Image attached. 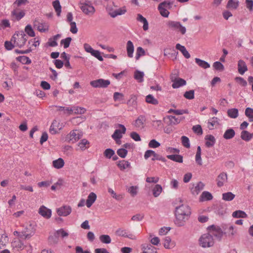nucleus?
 Instances as JSON below:
<instances>
[{
  "mask_svg": "<svg viewBox=\"0 0 253 253\" xmlns=\"http://www.w3.org/2000/svg\"><path fill=\"white\" fill-rule=\"evenodd\" d=\"M235 80L238 84H239L243 86H246L247 85V82H246V81L242 77H236Z\"/></svg>",
  "mask_w": 253,
  "mask_h": 253,
  "instance_id": "63",
  "label": "nucleus"
},
{
  "mask_svg": "<svg viewBox=\"0 0 253 253\" xmlns=\"http://www.w3.org/2000/svg\"><path fill=\"white\" fill-rule=\"evenodd\" d=\"M61 126H60L59 122L56 120H54L51 124L49 128V131L52 134H55L58 132L57 129H61Z\"/></svg>",
  "mask_w": 253,
  "mask_h": 253,
  "instance_id": "18",
  "label": "nucleus"
},
{
  "mask_svg": "<svg viewBox=\"0 0 253 253\" xmlns=\"http://www.w3.org/2000/svg\"><path fill=\"white\" fill-rule=\"evenodd\" d=\"M117 154L122 158H124L126 157L127 154V151L124 148H121L117 150Z\"/></svg>",
  "mask_w": 253,
  "mask_h": 253,
  "instance_id": "58",
  "label": "nucleus"
},
{
  "mask_svg": "<svg viewBox=\"0 0 253 253\" xmlns=\"http://www.w3.org/2000/svg\"><path fill=\"white\" fill-rule=\"evenodd\" d=\"M52 5L57 13V15L59 16L61 12V6L58 0H56L52 2Z\"/></svg>",
  "mask_w": 253,
  "mask_h": 253,
  "instance_id": "38",
  "label": "nucleus"
},
{
  "mask_svg": "<svg viewBox=\"0 0 253 253\" xmlns=\"http://www.w3.org/2000/svg\"><path fill=\"white\" fill-rule=\"evenodd\" d=\"M195 62L201 68L207 69L210 67V65L207 62L199 58H195Z\"/></svg>",
  "mask_w": 253,
  "mask_h": 253,
  "instance_id": "36",
  "label": "nucleus"
},
{
  "mask_svg": "<svg viewBox=\"0 0 253 253\" xmlns=\"http://www.w3.org/2000/svg\"><path fill=\"white\" fill-rule=\"evenodd\" d=\"M252 137V134L247 130H243L241 132V138L246 141H249Z\"/></svg>",
  "mask_w": 253,
  "mask_h": 253,
  "instance_id": "41",
  "label": "nucleus"
},
{
  "mask_svg": "<svg viewBox=\"0 0 253 253\" xmlns=\"http://www.w3.org/2000/svg\"><path fill=\"white\" fill-rule=\"evenodd\" d=\"M238 71L241 75H243L247 71H248L247 66L244 60L241 59L238 61Z\"/></svg>",
  "mask_w": 253,
  "mask_h": 253,
  "instance_id": "14",
  "label": "nucleus"
},
{
  "mask_svg": "<svg viewBox=\"0 0 253 253\" xmlns=\"http://www.w3.org/2000/svg\"><path fill=\"white\" fill-rule=\"evenodd\" d=\"M167 157L173 161L181 163L183 162V157L180 155H169Z\"/></svg>",
  "mask_w": 253,
  "mask_h": 253,
  "instance_id": "31",
  "label": "nucleus"
},
{
  "mask_svg": "<svg viewBox=\"0 0 253 253\" xmlns=\"http://www.w3.org/2000/svg\"><path fill=\"white\" fill-rule=\"evenodd\" d=\"M232 216L234 218H247V213L243 211H236L232 213Z\"/></svg>",
  "mask_w": 253,
  "mask_h": 253,
  "instance_id": "35",
  "label": "nucleus"
},
{
  "mask_svg": "<svg viewBox=\"0 0 253 253\" xmlns=\"http://www.w3.org/2000/svg\"><path fill=\"white\" fill-rule=\"evenodd\" d=\"M176 48L181 52L183 55L187 59L190 57V54L188 51L186 50L184 46L181 45L179 43H177L175 46Z\"/></svg>",
  "mask_w": 253,
  "mask_h": 253,
  "instance_id": "21",
  "label": "nucleus"
},
{
  "mask_svg": "<svg viewBox=\"0 0 253 253\" xmlns=\"http://www.w3.org/2000/svg\"><path fill=\"white\" fill-rule=\"evenodd\" d=\"M200 245L203 248H209L214 244L212 235L210 233L204 234L199 239Z\"/></svg>",
  "mask_w": 253,
  "mask_h": 253,
  "instance_id": "3",
  "label": "nucleus"
},
{
  "mask_svg": "<svg viewBox=\"0 0 253 253\" xmlns=\"http://www.w3.org/2000/svg\"><path fill=\"white\" fill-rule=\"evenodd\" d=\"M126 51L128 57L132 58L134 51V45L130 41H127L126 43Z\"/></svg>",
  "mask_w": 253,
  "mask_h": 253,
  "instance_id": "22",
  "label": "nucleus"
},
{
  "mask_svg": "<svg viewBox=\"0 0 253 253\" xmlns=\"http://www.w3.org/2000/svg\"><path fill=\"white\" fill-rule=\"evenodd\" d=\"M39 213L46 219H49L51 216V210L44 206H41L39 210Z\"/></svg>",
  "mask_w": 253,
  "mask_h": 253,
  "instance_id": "12",
  "label": "nucleus"
},
{
  "mask_svg": "<svg viewBox=\"0 0 253 253\" xmlns=\"http://www.w3.org/2000/svg\"><path fill=\"white\" fill-rule=\"evenodd\" d=\"M235 135V132L234 130L232 128H229L227 129L224 134H223V138L226 139H230L234 137Z\"/></svg>",
  "mask_w": 253,
  "mask_h": 253,
  "instance_id": "30",
  "label": "nucleus"
},
{
  "mask_svg": "<svg viewBox=\"0 0 253 253\" xmlns=\"http://www.w3.org/2000/svg\"><path fill=\"white\" fill-rule=\"evenodd\" d=\"M118 126L122 128L120 129H116L114 133L112 135V137L115 140L120 139L122 137V134H125L126 132V127L122 124H118Z\"/></svg>",
  "mask_w": 253,
  "mask_h": 253,
  "instance_id": "10",
  "label": "nucleus"
},
{
  "mask_svg": "<svg viewBox=\"0 0 253 253\" xmlns=\"http://www.w3.org/2000/svg\"><path fill=\"white\" fill-rule=\"evenodd\" d=\"M169 120L170 124L171 125H176L180 123L181 121V118H176L173 116H169L168 117Z\"/></svg>",
  "mask_w": 253,
  "mask_h": 253,
  "instance_id": "44",
  "label": "nucleus"
},
{
  "mask_svg": "<svg viewBox=\"0 0 253 253\" xmlns=\"http://www.w3.org/2000/svg\"><path fill=\"white\" fill-rule=\"evenodd\" d=\"M191 209L188 205L182 204L176 207L174 223L178 227L183 226L189 219Z\"/></svg>",
  "mask_w": 253,
  "mask_h": 253,
  "instance_id": "1",
  "label": "nucleus"
},
{
  "mask_svg": "<svg viewBox=\"0 0 253 253\" xmlns=\"http://www.w3.org/2000/svg\"><path fill=\"white\" fill-rule=\"evenodd\" d=\"M86 111V109L84 108L81 107H73V113L74 112L75 114H84Z\"/></svg>",
  "mask_w": 253,
  "mask_h": 253,
  "instance_id": "54",
  "label": "nucleus"
},
{
  "mask_svg": "<svg viewBox=\"0 0 253 253\" xmlns=\"http://www.w3.org/2000/svg\"><path fill=\"white\" fill-rule=\"evenodd\" d=\"M144 217V214L138 213L132 216L131 220L134 221H140L143 219Z\"/></svg>",
  "mask_w": 253,
  "mask_h": 253,
  "instance_id": "59",
  "label": "nucleus"
},
{
  "mask_svg": "<svg viewBox=\"0 0 253 253\" xmlns=\"http://www.w3.org/2000/svg\"><path fill=\"white\" fill-rule=\"evenodd\" d=\"M118 167L121 170H124L126 168L130 167V164L128 161L125 160L120 161L117 164Z\"/></svg>",
  "mask_w": 253,
  "mask_h": 253,
  "instance_id": "32",
  "label": "nucleus"
},
{
  "mask_svg": "<svg viewBox=\"0 0 253 253\" xmlns=\"http://www.w3.org/2000/svg\"><path fill=\"white\" fill-rule=\"evenodd\" d=\"M165 3H160L158 7V9L161 14V15L164 17H168L169 14V11L166 8L162 7Z\"/></svg>",
  "mask_w": 253,
  "mask_h": 253,
  "instance_id": "29",
  "label": "nucleus"
},
{
  "mask_svg": "<svg viewBox=\"0 0 253 253\" xmlns=\"http://www.w3.org/2000/svg\"><path fill=\"white\" fill-rule=\"evenodd\" d=\"M224 231V234L228 236V237L233 236L236 232L234 230V227L230 225H225L223 227Z\"/></svg>",
  "mask_w": 253,
  "mask_h": 253,
  "instance_id": "17",
  "label": "nucleus"
},
{
  "mask_svg": "<svg viewBox=\"0 0 253 253\" xmlns=\"http://www.w3.org/2000/svg\"><path fill=\"white\" fill-rule=\"evenodd\" d=\"M208 229L209 230L212 234L217 239L219 240H221L224 233L219 227L212 225L209 226Z\"/></svg>",
  "mask_w": 253,
  "mask_h": 253,
  "instance_id": "7",
  "label": "nucleus"
},
{
  "mask_svg": "<svg viewBox=\"0 0 253 253\" xmlns=\"http://www.w3.org/2000/svg\"><path fill=\"white\" fill-rule=\"evenodd\" d=\"M186 84V82L185 80L181 78H179L173 82L172 84V87L173 88H177L180 86L185 85Z\"/></svg>",
  "mask_w": 253,
  "mask_h": 253,
  "instance_id": "24",
  "label": "nucleus"
},
{
  "mask_svg": "<svg viewBox=\"0 0 253 253\" xmlns=\"http://www.w3.org/2000/svg\"><path fill=\"white\" fill-rule=\"evenodd\" d=\"M16 60L23 64H30L31 63V60L26 56H19L16 58Z\"/></svg>",
  "mask_w": 253,
  "mask_h": 253,
  "instance_id": "40",
  "label": "nucleus"
},
{
  "mask_svg": "<svg viewBox=\"0 0 253 253\" xmlns=\"http://www.w3.org/2000/svg\"><path fill=\"white\" fill-rule=\"evenodd\" d=\"M235 195L231 192L222 194V199L225 201H231L234 199Z\"/></svg>",
  "mask_w": 253,
  "mask_h": 253,
  "instance_id": "39",
  "label": "nucleus"
},
{
  "mask_svg": "<svg viewBox=\"0 0 253 253\" xmlns=\"http://www.w3.org/2000/svg\"><path fill=\"white\" fill-rule=\"evenodd\" d=\"M213 197L211 193L208 191H204L200 196V201H210Z\"/></svg>",
  "mask_w": 253,
  "mask_h": 253,
  "instance_id": "26",
  "label": "nucleus"
},
{
  "mask_svg": "<svg viewBox=\"0 0 253 253\" xmlns=\"http://www.w3.org/2000/svg\"><path fill=\"white\" fill-rule=\"evenodd\" d=\"M166 24L167 27L171 30L179 32L182 35L186 33V28L179 22L169 20L167 22Z\"/></svg>",
  "mask_w": 253,
  "mask_h": 253,
  "instance_id": "4",
  "label": "nucleus"
},
{
  "mask_svg": "<svg viewBox=\"0 0 253 253\" xmlns=\"http://www.w3.org/2000/svg\"><path fill=\"white\" fill-rule=\"evenodd\" d=\"M100 241L104 244H109L111 242L110 237L108 235H102L99 237Z\"/></svg>",
  "mask_w": 253,
  "mask_h": 253,
  "instance_id": "47",
  "label": "nucleus"
},
{
  "mask_svg": "<svg viewBox=\"0 0 253 253\" xmlns=\"http://www.w3.org/2000/svg\"><path fill=\"white\" fill-rule=\"evenodd\" d=\"M145 55V51L144 49L139 46L136 49V53L135 56V58L136 60H138L141 56H144Z\"/></svg>",
  "mask_w": 253,
  "mask_h": 253,
  "instance_id": "46",
  "label": "nucleus"
},
{
  "mask_svg": "<svg viewBox=\"0 0 253 253\" xmlns=\"http://www.w3.org/2000/svg\"><path fill=\"white\" fill-rule=\"evenodd\" d=\"M108 192L111 195L113 198L118 201H121L123 199V197L122 195H117L114 190L111 188L108 189Z\"/></svg>",
  "mask_w": 253,
  "mask_h": 253,
  "instance_id": "49",
  "label": "nucleus"
},
{
  "mask_svg": "<svg viewBox=\"0 0 253 253\" xmlns=\"http://www.w3.org/2000/svg\"><path fill=\"white\" fill-rule=\"evenodd\" d=\"M145 101L147 103L154 105H157L159 103L158 100L151 94H149L146 96Z\"/></svg>",
  "mask_w": 253,
  "mask_h": 253,
  "instance_id": "34",
  "label": "nucleus"
},
{
  "mask_svg": "<svg viewBox=\"0 0 253 253\" xmlns=\"http://www.w3.org/2000/svg\"><path fill=\"white\" fill-rule=\"evenodd\" d=\"M245 115L250 120L253 118V109L248 107L245 110Z\"/></svg>",
  "mask_w": 253,
  "mask_h": 253,
  "instance_id": "62",
  "label": "nucleus"
},
{
  "mask_svg": "<svg viewBox=\"0 0 253 253\" xmlns=\"http://www.w3.org/2000/svg\"><path fill=\"white\" fill-rule=\"evenodd\" d=\"M145 121V117L143 115H140L135 120L134 126L137 128H142Z\"/></svg>",
  "mask_w": 253,
  "mask_h": 253,
  "instance_id": "20",
  "label": "nucleus"
},
{
  "mask_svg": "<svg viewBox=\"0 0 253 253\" xmlns=\"http://www.w3.org/2000/svg\"><path fill=\"white\" fill-rule=\"evenodd\" d=\"M126 12V6L118 9L109 12V15L112 18H115L118 15H121L125 14Z\"/></svg>",
  "mask_w": 253,
  "mask_h": 253,
  "instance_id": "16",
  "label": "nucleus"
},
{
  "mask_svg": "<svg viewBox=\"0 0 253 253\" xmlns=\"http://www.w3.org/2000/svg\"><path fill=\"white\" fill-rule=\"evenodd\" d=\"M162 187L159 184H156L153 189V195L155 197H157L161 193Z\"/></svg>",
  "mask_w": 253,
  "mask_h": 253,
  "instance_id": "43",
  "label": "nucleus"
},
{
  "mask_svg": "<svg viewBox=\"0 0 253 253\" xmlns=\"http://www.w3.org/2000/svg\"><path fill=\"white\" fill-rule=\"evenodd\" d=\"M96 197V195L93 192H91L89 194L86 202V205L87 208H90L92 205L95 201Z\"/></svg>",
  "mask_w": 253,
  "mask_h": 253,
  "instance_id": "19",
  "label": "nucleus"
},
{
  "mask_svg": "<svg viewBox=\"0 0 253 253\" xmlns=\"http://www.w3.org/2000/svg\"><path fill=\"white\" fill-rule=\"evenodd\" d=\"M183 96L186 99H192L194 98V90H190L189 91H187L184 93Z\"/></svg>",
  "mask_w": 253,
  "mask_h": 253,
  "instance_id": "57",
  "label": "nucleus"
},
{
  "mask_svg": "<svg viewBox=\"0 0 253 253\" xmlns=\"http://www.w3.org/2000/svg\"><path fill=\"white\" fill-rule=\"evenodd\" d=\"M27 36L23 31H20L15 33L12 36L11 41H14L16 46L21 48L23 46L27 41Z\"/></svg>",
  "mask_w": 253,
  "mask_h": 253,
  "instance_id": "2",
  "label": "nucleus"
},
{
  "mask_svg": "<svg viewBox=\"0 0 253 253\" xmlns=\"http://www.w3.org/2000/svg\"><path fill=\"white\" fill-rule=\"evenodd\" d=\"M11 14L13 16H15V18L17 21L20 20L25 15L24 11H21L18 12L15 10L12 11Z\"/></svg>",
  "mask_w": 253,
  "mask_h": 253,
  "instance_id": "45",
  "label": "nucleus"
},
{
  "mask_svg": "<svg viewBox=\"0 0 253 253\" xmlns=\"http://www.w3.org/2000/svg\"><path fill=\"white\" fill-rule=\"evenodd\" d=\"M82 136V134L77 130H73L70 132L66 136V139L69 141H72L74 143L80 139Z\"/></svg>",
  "mask_w": 253,
  "mask_h": 253,
  "instance_id": "8",
  "label": "nucleus"
},
{
  "mask_svg": "<svg viewBox=\"0 0 253 253\" xmlns=\"http://www.w3.org/2000/svg\"><path fill=\"white\" fill-rule=\"evenodd\" d=\"M227 174L226 173L222 172L220 173L217 177L216 181L217 185L219 187L223 186L225 182L227 181Z\"/></svg>",
  "mask_w": 253,
  "mask_h": 253,
  "instance_id": "11",
  "label": "nucleus"
},
{
  "mask_svg": "<svg viewBox=\"0 0 253 253\" xmlns=\"http://www.w3.org/2000/svg\"><path fill=\"white\" fill-rule=\"evenodd\" d=\"M48 241L50 244H56L58 242V236L55 233L54 235L48 237Z\"/></svg>",
  "mask_w": 253,
  "mask_h": 253,
  "instance_id": "55",
  "label": "nucleus"
},
{
  "mask_svg": "<svg viewBox=\"0 0 253 253\" xmlns=\"http://www.w3.org/2000/svg\"><path fill=\"white\" fill-rule=\"evenodd\" d=\"M72 38L71 37L66 38L65 39H62L60 42V44L64 45L65 48H68L71 43Z\"/></svg>",
  "mask_w": 253,
  "mask_h": 253,
  "instance_id": "53",
  "label": "nucleus"
},
{
  "mask_svg": "<svg viewBox=\"0 0 253 253\" xmlns=\"http://www.w3.org/2000/svg\"><path fill=\"white\" fill-rule=\"evenodd\" d=\"M144 74L143 72L136 70L134 73V78L138 81L139 83H142L143 82Z\"/></svg>",
  "mask_w": 253,
  "mask_h": 253,
  "instance_id": "33",
  "label": "nucleus"
},
{
  "mask_svg": "<svg viewBox=\"0 0 253 253\" xmlns=\"http://www.w3.org/2000/svg\"><path fill=\"white\" fill-rule=\"evenodd\" d=\"M239 5L238 0H228L226 5V8L229 9H236Z\"/></svg>",
  "mask_w": 253,
  "mask_h": 253,
  "instance_id": "25",
  "label": "nucleus"
},
{
  "mask_svg": "<svg viewBox=\"0 0 253 253\" xmlns=\"http://www.w3.org/2000/svg\"><path fill=\"white\" fill-rule=\"evenodd\" d=\"M181 143L183 146L186 148H189L190 147V144L189 138L185 136H182L181 138Z\"/></svg>",
  "mask_w": 253,
  "mask_h": 253,
  "instance_id": "50",
  "label": "nucleus"
},
{
  "mask_svg": "<svg viewBox=\"0 0 253 253\" xmlns=\"http://www.w3.org/2000/svg\"><path fill=\"white\" fill-rule=\"evenodd\" d=\"M213 67L216 70L223 71L224 69L223 65L219 61L215 62L213 64Z\"/></svg>",
  "mask_w": 253,
  "mask_h": 253,
  "instance_id": "52",
  "label": "nucleus"
},
{
  "mask_svg": "<svg viewBox=\"0 0 253 253\" xmlns=\"http://www.w3.org/2000/svg\"><path fill=\"white\" fill-rule=\"evenodd\" d=\"M91 54L98 59L99 61H102L103 60V57L100 55V52L98 50H93Z\"/></svg>",
  "mask_w": 253,
  "mask_h": 253,
  "instance_id": "64",
  "label": "nucleus"
},
{
  "mask_svg": "<svg viewBox=\"0 0 253 253\" xmlns=\"http://www.w3.org/2000/svg\"><path fill=\"white\" fill-rule=\"evenodd\" d=\"M110 84L108 80L99 79L91 81L90 84L94 88H106Z\"/></svg>",
  "mask_w": 253,
  "mask_h": 253,
  "instance_id": "5",
  "label": "nucleus"
},
{
  "mask_svg": "<svg viewBox=\"0 0 253 253\" xmlns=\"http://www.w3.org/2000/svg\"><path fill=\"white\" fill-rule=\"evenodd\" d=\"M72 211V208L70 206L64 205L56 210L57 213L60 216H67Z\"/></svg>",
  "mask_w": 253,
  "mask_h": 253,
  "instance_id": "9",
  "label": "nucleus"
},
{
  "mask_svg": "<svg viewBox=\"0 0 253 253\" xmlns=\"http://www.w3.org/2000/svg\"><path fill=\"white\" fill-rule=\"evenodd\" d=\"M148 146L150 148H156L160 146V143L155 139H152L149 142Z\"/></svg>",
  "mask_w": 253,
  "mask_h": 253,
  "instance_id": "61",
  "label": "nucleus"
},
{
  "mask_svg": "<svg viewBox=\"0 0 253 253\" xmlns=\"http://www.w3.org/2000/svg\"><path fill=\"white\" fill-rule=\"evenodd\" d=\"M137 20L143 23V29L144 31L148 29V22L147 19L140 14H137Z\"/></svg>",
  "mask_w": 253,
  "mask_h": 253,
  "instance_id": "28",
  "label": "nucleus"
},
{
  "mask_svg": "<svg viewBox=\"0 0 253 253\" xmlns=\"http://www.w3.org/2000/svg\"><path fill=\"white\" fill-rule=\"evenodd\" d=\"M25 31L30 37H34L35 36V32L31 25H28L26 26Z\"/></svg>",
  "mask_w": 253,
  "mask_h": 253,
  "instance_id": "48",
  "label": "nucleus"
},
{
  "mask_svg": "<svg viewBox=\"0 0 253 253\" xmlns=\"http://www.w3.org/2000/svg\"><path fill=\"white\" fill-rule=\"evenodd\" d=\"M205 139L206 140V146L208 148L212 147L215 143V138L212 135H207Z\"/></svg>",
  "mask_w": 253,
  "mask_h": 253,
  "instance_id": "15",
  "label": "nucleus"
},
{
  "mask_svg": "<svg viewBox=\"0 0 253 253\" xmlns=\"http://www.w3.org/2000/svg\"><path fill=\"white\" fill-rule=\"evenodd\" d=\"M80 8L83 12L87 15H92L95 11V8L89 3H80Z\"/></svg>",
  "mask_w": 253,
  "mask_h": 253,
  "instance_id": "6",
  "label": "nucleus"
},
{
  "mask_svg": "<svg viewBox=\"0 0 253 253\" xmlns=\"http://www.w3.org/2000/svg\"><path fill=\"white\" fill-rule=\"evenodd\" d=\"M114 155L115 151L111 148H107L104 152V156L108 159H110Z\"/></svg>",
  "mask_w": 253,
  "mask_h": 253,
  "instance_id": "51",
  "label": "nucleus"
},
{
  "mask_svg": "<svg viewBox=\"0 0 253 253\" xmlns=\"http://www.w3.org/2000/svg\"><path fill=\"white\" fill-rule=\"evenodd\" d=\"M168 113H173L175 115H180L188 113V111L187 110H174L171 109L168 111Z\"/></svg>",
  "mask_w": 253,
  "mask_h": 253,
  "instance_id": "56",
  "label": "nucleus"
},
{
  "mask_svg": "<svg viewBox=\"0 0 253 253\" xmlns=\"http://www.w3.org/2000/svg\"><path fill=\"white\" fill-rule=\"evenodd\" d=\"M205 184L201 181L198 182L196 186L193 185L191 192L193 195H197L204 189Z\"/></svg>",
  "mask_w": 253,
  "mask_h": 253,
  "instance_id": "13",
  "label": "nucleus"
},
{
  "mask_svg": "<svg viewBox=\"0 0 253 253\" xmlns=\"http://www.w3.org/2000/svg\"><path fill=\"white\" fill-rule=\"evenodd\" d=\"M218 120L217 117H212L209 119L208 123V127L210 130L213 129L214 126L219 125Z\"/></svg>",
  "mask_w": 253,
  "mask_h": 253,
  "instance_id": "23",
  "label": "nucleus"
},
{
  "mask_svg": "<svg viewBox=\"0 0 253 253\" xmlns=\"http://www.w3.org/2000/svg\"><path fill=\"white\" fill-rule=\"evenodd\" d=\"M192 130L195 133L199 135H201L203 133L202 128L200 125L194 126L192 127Z\"/></svg>",
  "mask_w": 253,
  "mask_h": 253,
  "instance_id": "60",
  "label": "nucleus"
},
{
  "mask_svg": "<svg viewBox=\"0 0 253 253\" xmlns=\"http://www.w3.org/2000/svg\"><path fill=\"white\" fill-rule=\"evenodd\" d=\"M65 163L62 158H58L56 160L52 162V165L53 167L57 169H60L63 168L64 166Z\"/></svg>",
  "mask_w": 253,
  "mask_h": 253,
  "instance_id": "27",
  "label": "nucleus"
},
{
  "mask_svg": "<svg viewBox=\"0 0 253 253\" xmlns=\"http://www.w3.org/2000/svg\"><path fill=\"white\" fill-rule=\"evenodd\" d=\"M228 116L233 119L237 118L239 115L238 110L236 108L229 109L227 110Z\"/></svg>",
  "mask_w": 253,
  "mask_h": 253,
  "instance_id": "37",
  "label": "nucleus"
},
{
  "mask_svg": "<svg viewBox=\"0 0 253 253\" xmlns=\"http://www.w3.org/2000/svg\"><path fill=\"white\" fill-rule=\"evenodd\" d=\"M89 143L88 140L83 139L78 143V146L82 150H84L89 147Z\"/></svg>",
  "mask_w": 253,
  "mask_h": 253,
  "instance_id": "42",
  "label": "nucleus"
}]
</instances>
